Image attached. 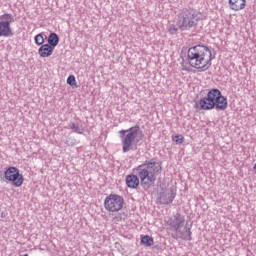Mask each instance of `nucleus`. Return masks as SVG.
Listing matches in <instances>:
<instances>
[{"instance_id": "1", "label": "nucleus", "mask_w": 256, "mask_h": 256, "mask_svg": "<svg viewBox=\"0 0 256 256\" xmlns=\"http://www.w3.org/2000/svg\"><path fill=\"white\" fill-rule=\"evenodd\" d=\"M133 173L126 177V185L129 189H137L139 183L145 190L150 189L157 180V174L161 173V164L153 159L146 160L133 169Z\"/></svg>"}, {"instance_id": "2", "label": "nucleus", "mask_w": 256, "mask_h": 256, "mask_svg": "<svg viewBox=\"0 0 256 256\" xmlns=\"http://www.w3.org/2000/svg\"><path fill=\"white\" fill-rule=\"evenodd\" d=\"M187 59L190 67L197 69L198 71H207L211 67V61H213V49L196 45L188 49Z\"/></svg>"}, {"instance_id": "3", "label": "nucleus", "mask_w": 256, "mask_h": 256, "mask_svg": "<svg viewBox=\"0 0 256 256\" xmlns=\"http://www.w3.org/2000/svg\"><path fill=\"white\" fill-rule=\"evenodd\" d=\"M119 138L123 153H129V151H137L139 143L143 141V133L141 128L136 125L126 130H120Z\"/></svg>"}, {"instance_id": "4", "label": "nucleus", "mask_w": 256, "mask_h": 256, "mask_svg": "<svg viewBox=\"0 0 256 256\" xmlns=\"http://www.w3.org/2000/svg\"><path fill=\"white\" fill-rule=\"evenodd\" d=\"M199 105L203 111H211V109L225 111L229 104L227 97L223 96L219 89H212L207 93L206 97L200 99Z\"/></svg>"}, {"instance_id": "5", "label": "nucleus", "mask_w": 256, "mask_h": 256, "mask_svg": "<svg viewBox=\"0 0 256 256\" xmlns=\"http://www.w3.org/2000/svg\"><path fill=\"white\" fill-rule=\"evenodd\" d=\"M201 14L195 10H182L176 17V26L180 31H191L199 25Z\"/></svg>"}, {"instance_id": "6", "label": "nucleus", "mask_w": 256, "mask_h": 256, "mask_svg": "<svg viewBox=\"0 0 256 256\" xmlns=\"http://www.w3.org/2000/svg\"><path fill=\"white\" fill-rule=\"evenodd\" d=\"M170 226L178 235H180V239H184L185 241H191V228L185 227V232L181 230L182 227L185 226V216L177 213L174 215L173 220L170 222Z\"/></svg>"}, {"instance_id": "7", "label": "nucleus", "mask_w": 256, "mask_h": 256, "mask_svg": "<svg viewBox=\"0 0 256 256\" xmlns=\"http://www.w3.org/2000/svg\"><path fill=\"white\" fill-rule=\"evenodd\" d=\"M123 205H125V200L117 194H110L104 200V209L109 213H117V211H121Z\"/></svg>"}, {"instance_id": "8", "label": "nucleus", "mask_w": 256, "mask_h": 256, "mask_svg": "<svg viewBox=\"0 0 256 256\" xmlns=\"http://www.w3.org/2000/svg\"><path fill=\"white\" fill-rule=\"evenodd\" d=\"M11 23H15V17L12 14L0 15V37H11L13 35Z\"/></svg>"}, {"instance_id": "9", "label": "nucleus", "mask_w": 256, "mask_h": 256, "mask_svg": "<svg viewBox=\"0 0 256 256\" xmlns=\"http://www.w3.org/2000/svg\"><path fill=\"white\" fill-rule=\"evenodd\" d=\"M4 177L6 181L12 182L14 187H21V185H23V181H25L23 174H21L17 167L13 166L5 170Z\"/></svg>"}, {"instance_id": "10", "label": "nucleus", "mask_w": 256, "mask_h": 256, "mask_svg": "<svg viewBox=\"0 0 256 256\" xmlns=\"http://www.w3.org/2000/svg\"><path fill=\"white\" fill-rule=\"evenodd\" d=\"M173 199H175V192H173V190H165L159 197V201L162 205H169V203H173Z\"/></svg>"}, {"instance_id": "11", "label": "nucleus", "mask_w": 256, "mask_h": 256, "mask_svg": "<svg viewBox=\"0 0 256 256\" xmlns=\"http://www.w3.org/2000/svg\"><path fill=\"white\" fill-rule=\"evenodd\" d=\"M247 5V0H228V7L232 11H243Z\"/></svg>"}, {"instance_id": "12", "label": "nucleus", "mask_w": 256, "mask_h": 256, "mask_svg": "<svg viewBox=\"0 0 256 256\" xmlns=\"http://www.w3.org/2000/svg\"><path fill=\"white\" fill-rule=\"evenodd\" d=\"M53 49L49 44H44L38 49V55L43 58L51 57Z\"/></svg>"}, {"instance_id": "13", "label": "nucleus", "mask_w": 256, "mask_h": 256, "mask_svg": "<svg viewBox=\"0 0 256 256\" xmlns=\"http://www.w3.org/2000/svg\"><path fill=\"white\" fill-rule=\"evenodd\" d=\"M48 45L54 49L59 45V36L56 33H50L48 37Z\"/></svg>"}, {"instance_id": "14", "label": "nucleus", "mask_w": 256, "mask_h": 256, "mask_svg": "<svg viewBox=\"0 0 256 256\" xmlns=\"http://www.w3.org/2000/svg\"><path fill=\"white\" fill-rule=\"evenodd\" d=\"M70 129L74 132L77 133L78 135H83L85 128L83 125L75 124V123H70Z\"/></svg>"}, {"instance_id": "15", "label": "nucleus", "mask_w": 256, "mask_h": 256, "mask_svg": "<svg viewBox=\"0 0 256 256\" xmlns=\"http://www.w3.org/2000/svg\"><path fill=\"white\" fill-rule=\"evenodd\" d=\"M141 243L146 247H151L154 241H153V238H151L149 235H145L144 237L141 238Z\"/></svg>"}, {"instance_id": "16", "label": "nucleus", "mask_w": 256, "mask_h": 256, "mask_svg": "<svg viewBox=\"0 0 256 256\" xmlns=\"http://www.w3.org/2000/svg\"><path fill=\"white\" fill-rule=\"evenodd\" d=\"M34 41L36 43V45H44L43 43H45V38H43V34H37L34 38Z\"/></svg>"}, {"instance_id": "17", "label": "nucleus", "mask_w": 256, "mask_h": 256, "mask_svg": "<svg viewBox=\"0 0 256 256\" xmlns=\"http://www.w3.org/2000/svg\"><path fill=\"white\" fill-rule=\"evenodd\" d=\"M168 31H169V34L170 35H176L177 31H179V27L171 24L169 27H168Z\"/></svg>"}, {"instance_id": "18", "label": "nucleus", "mask_w": 256, "mask_h": 256, "mask_svg": "<svg viewBox=\"0 0 256 256\" xmlns=\"http://www.w3.org/2000/svg\"><path fill=\"white\" fill-rule=\"evenodd\" d=\"M75 83H76L75 76L70 75L67 78V84L70 85L71 87H73V85H75Z\"/></svg>"}, {"instance_id": "19", "label": "nucleus", "mask_w": 256, "mask_h": 256, "mask_svg": "<svg viewBox=\"0 0 256 256\" xmlns=\"http://www.w3.org/2000/svg\"><path fill=\"white\" fill-rule=\"evenodd\" d=\"M174 141H175V143H179V144L183 143V136H181V135H176V136L174 137Z\"/></svg>"}, {"instance_id": "20", "label": "nucleus", "mask_w": 256, "mask_h": 256, "mask_svg": "<svg viewBox=\"0 0 256 256\" xmlns=\"http://www.w3.org/2000/svg\"><path fill=\"white\" fill-rule=\"evenodd\" d=\"M182 71H190L189 67L182 64Z\"/></svg>"}]
</instances>
